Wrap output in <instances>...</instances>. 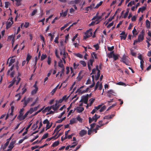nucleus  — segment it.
<instances>
[{
    "instance_id": "36",
    "label": "nucleus",
    "mask_w": 151,
    "mask_h": 151,
    "mask_svg": "<svg viewBox=\"0 0 151 151\" xmlns=\"http://www.w3.org/2000/svg\"><path fill=\"white\" fill-rule=\"evenodd\" d=\"M81 74V73L80 72H79L78 73V75L77 77V78L78 79V81H81L82 78H83V76H80Z\"/></svg>"
},
{
    "instance_id": "46",
    "label": "nucleus",
    "mask_w": 151,
    "mask_h": 151,
    "mask_svg": "<svg viewBox=\"0 0 151 151\" xmlns=\"http://www.w3.org/2000/svg\"><path fill=\"white\" fill-rule=\"evenodd\" d=\"M119 56L118 55H115L114 54L113 58L114 59V60H117L118 58V57Z\"/></svg>"
},
{
    "instance_id": "38",
    "label": "nucleus",
    "mask_w": 151,
    "mask_h": 151,
    "mask_svg": "<svg viewBox=\"0 0 151 151\" xmlns=\"http://www.w3.org/2000/svg\"><path fill=\"white\" fill-rule=\"evenodd\" d=\"M101 127V126H99L98 125H96V128L94 129V131L95 133L97 132V130H98L99 129V128Z\"/></svg>"
},
{
    "instance_id": "40",
    "label": "nucleus",
    "mask_w": 151,
    "mask_h": 151,
    "mask_svg": "<svg viewBox=\"0 0 151 151\" xmlns=\"http://www.w3.org/2000/svg\"><path fill=\"white\" fill-rule=\"evenodd\" d=\"M147 40H146V42L147 43V47H150V44L149 42V41H150V39L149 38H147Z\"/></svg>"
},
{
    "instance_id": "58",
    "label": "nucleus",
    "mask_w": 151,
    "mask_h": 151,
    "mask_svg": "<svg viewBox=\"0 0 151 151\" xmlns=\"http://www.w3.org/2000/svg\"><path fill=\"white\" fill-rule=\"evenodd\" d=\"M93 55L94 57V58H95V59H97V55L96 54V53L95 52H93L92 53H91V56H92V58H93Z\"/></svg>"
},
{
    "instance_id": "30",
    "label": "nucleus",
    "mask_w": 151,
    "mask_h": 151,
    "mask_svg": "<svg viewBox=\"0 0 151 151\" xmlns=\"http://www.w3.org/2000/svg\"><path fill=\"white\" fill-rule=\"evenodd\" d=\"M16 1V6H19L21 5V0H14Z\"/></svg>"
},
{
    "instance_id": "35",
    "label": "nucleus",
    "mask_w": 151,
    "mask_h": 151,
    "mask_svg": "<svg viewBox=\"0 0 151 151\" xmlns=\"http://www.w3.org/2000/svg\"><path fill=\"white\" fill-rule=\"evenodd\" d=\"M106 109V106L105 105L103 106L99 110V111L100 112H102L104 111Z\"/></svg>"
},
{
    "instance_id": "62",
    "label": "nucleus",
    "mask_w": 151,
    "mask_h": 151,
    "mask_svg": "<svg viewBox=\"0 0 151 151\" xmlns=\"http://www.w3.org/2000/svg\"><path fill=\"white\" fill-rule=\"evenodd\" d=\"M114 46H112L111 47H108V50L109 51H112L114 50Z\"/></svg>"
},
{
    "instance_id": "11",
    "label": "nucleus",
    "mask_w": 151,
    "mask_h": 151,
    "mask_svg": "<svg viewBox=\"0 0 151 151\" xmlns=\"http://www.w3.org/2000/svg\"><path fill=\"white\" fill-rule=\"evenodd\" d=\"M60 61L58 63V66L59 67L62 68V67H64V66L63 65V60L62 59H61V58H60Z\"/></svg>"
},
{
    "instance_id": "61",
    "label": "nucleus",
    "mask_w": 151,
    "mask_h": 151,
    "mask_svg": "<svg viewBox=\"0 0 151 151\" xmlns=\"http://www.w3.org/2000/svg\"><path fill=\"white\" fill-rule=\"evenodd\" d=\"M28 114H29L28 112H27L23 116V117H22V119H23V120L24 119L27 117V116L28 115Z\"/></svg>"
},
{
    "instance_id": "53",
    "label": "nucleus",
    "mask_w": 151,
    "mask_h": 151,
    "mask_svg": "<svg viewBox=\"0 0 151 151\" xmlns=\"http://www.w3.org/2000/svg\"><path fill=\"white\" fill-rule=\"evenodd\" d=\"M55 54L57 58L59 59H60V57L59 56L58 54V50L56 49L55 50Z\"/></svg>"
},
{
    "instance_id": "7",
    "label": "nucleus",
    "mask_w": 151,
    "mask_h": 151,
    "mask_svg": "<svg viewBox=\"0 0 151 151\" xmlns=\"http://www.w3.org/2000/svg\"><path fill=\"white\" fill-rule=\"evenodd\" d=\"M80 2V0H75L70 1L68 3L69 4H75L79 3Z\"/></svg>"
},
{
    "instance_id": "29",
    "label": "nucleus",
    "mask_w": 151,
    "mask_h": 151,
    "mask_svg": "<svg viewBox=\"0 0 151 151\" xmlns=\"http://www.w3.org/2000/svg\"><path fill=\"white\" fill-rule=\"evenodd\" d=\"M16 77V85H17L18 84L19 82L21 80V78L19 77Z\"/></svg>"
},
{
    "instance_id": "43",
    "label": "nucleus",
    "mask_w": 151,
    "mask_h": 151,
    "mask_svg": "<svg viewBox=\"0 0 151 151\" xmlns=\"http://www.w3.org/2000/svg\"><path fill=\"white\" fill-rule=\"evenodd\" d=\"M51 59L50 56L48 57L47 63L49 65H50L51 64Z\"/></svg>"
},
{
    "instance_id": "60",
    "label": "nucleus",
    "mask_w": 151,
    "mask_h": 151,
    "mask_svg": "<svg viewBox=\"0 0 151 151\" xmlns=\"http://www.w3.org/2000/svg\"><path fill=\"white\" fill-rule=\"evenodd\" d=\"M38 137L39 136L38 135H36L34 138L30 140V142H32L35 139H37Z\"/></svg>"
},
{
    "instance_id": "25",
    "label": "nucleus",
    "mask_w": 151,
    "mask_h": 151,
    "mask_svg": "<svg viewBox=\"0 0 151 151\" xmlns=\"http://www.w3.org/2000/svg\"><path fill=\"white\" fill-rule=\"evenodd\" d=\"M32 56L30 55L29 54H27V56L26 58V61L27 62V64L28 63L29 61L31 58Z\"/></svg>"
},
{
    "instance_id": "45",
    "label": "nucleus",
    "mask_w": 151,
    "mask_h": 151,
    "mask_svg": "<svg viewBox=\"0 0 151 151\" xmlns=\"http://www.w3.org/2000/svg\"><path fill=\"white\" fill-rule=\"evenodd\" d=\"M76 119L80 122H82L83 119L81 118L79 116H78L76 118Z\"/></svg>"
},
{
    "instance_id": "39",
    "label": "nucleus",
    "mask_w": 151,
    "mask_h": 151,
    "mask_svg": "<svg viewBox=\"0 0 151 151\" xmlns=\"http://www.w3.org/2000/svg\"><path fill=\"white\" fill-rule=\"evenodd\" d=\"M13 21H12V22H9L7 24V27H10L11 25L13 24Z\"/></svg>"
},
{
    "instance_id": "18",
    "label": "nucleus",
    "mask_w": 151,
    "mask_h": 151,
    "mask_svg": "<svg viewBox=\"0 0 151 151\" xmlns=\"http://www.w3.org/2000/svg\"><path fill=\"white\" fill-rule=\"evenodd\" d=\"M15 142L14 141L11 142L9 146V148H10L12 149L14 147V145L15 143Z\"/></svg>"
},
{
    "instance_id": "3",
    "label": "nucleus",
    "mask_w": 151,
    "mask_h": 151,
    "mask_svg": "<svg viewBox=\"0 0 151 151\" xmlns=\"http://www.w3.org/2000/svg\"><path fill=\"white\" fill-rule=\"evenodd\" d=\"M88 97V94H87L86 96H83L80 102H83L85 104H87Z\"/></svg>"
},
{
    "instance_id": "50",
    "label": "nucleus",
    "mask_w": 151,
    "mask_h": 151,
    "mask_svg": "<svg viewBox=\"0 0 151 151\" xmlns=\"http://www.w3.org/2000/svg\"><path fill=\"white\" fill-rule=\"evenodd\" d=\"M139 8H141L140 9L141 12L142 13H143V11H145V9H146V7L145 6H142V7Z\"/></svg>"
},
{
    "instance_id": "19",
    "label": "nucleus",
    "mask_w": 151,
    "mask_h": 151,
    "mask_svg": "<svg viewBox=\"0 0 151 151\" xmlns=\"http://www.w3.org/2000/svg\"><path fill=\"white\" fill-rule=\"evenodd\" d=\"M9 144V141H7L6 143H5L4 145L3 146V145H2L1 146L2 147V148L3 150H4L6 148V147Z\"/></svg>"
},
{
    "instance_id": "2",
    "label": "nucleus",
    "mask_w": 151,
    "mask_h": 151,
    "mask_svg": "<svg viewBox=\"0 0 151 151\" xmlns=\"http://www.w3.org/2000/svg\"><path fill=\"white\" fill-rule=\"evenodd\" d=\"M120 61L123 62L127 65H129V63L130 62L128 60V57L125 55H123L122 57L121 58V59L120 60Z\"/></svg>"
},
{
    "instance_id": "33",
    "label": "nucleus",
    "mask_w": 151,
    "mask_h": 151,
    "mask_svg": "<svg viewBox=\"0 0 151 151\" xmlns=\"http://www.w3.org/2000/svg\"><path fill=\"white\" fill-rule=\"evenodd\" d=\"M23 117V115L22 114L20 113L19 115L17 117V118L20 121L23 120L22 119V117Z\"/></svg>"
},
{
    "instance_id": "6",
    "label": "nucleus",
    "mask_w": 151,
    "mask_h": 151,
    "mask_svg": "<svg viewBox=\"0 0 151 151\" xmlns=\"http://www.w3.org/2000/svg\"><path fill=\"white\" fill-rule=\"evenodd\" d=\"M58 101H56V103L55 104V105L51 106V107H52L54 111H56L59 108V106L58 105Z\"/></svg>"
},
{
    "instance_id": "48",
    "label": "nucleus",
    "mask_w": 151,
    "mask_h": 151,
    "mask_svg": "<svg viewBox=\"0 0 151 151\" xmlns=\"http://www.w3.org/2000/svg\"><path fill=\"white\" fill-rule=\"evenodd\" d=\"M34 111L33 110V108H31L27 112H28V114L30 113V114H32Z\"/></svg>"
},
{
    "instance_id": "51",
    "label": "nucleus",
    "mask_w": 151,
    "mask_h": 151,
    "mask_svg": "<svg viewBox=\"0 0 151 151\" xmlns=\"http://www.w3.org/2000/svg\"><path fill=\"white\" fill-rule=\"evenodd\" d=\"M69 97V96L68 97H67L66 95H65L62 97V99H63V100H65V101H66L68 99Z\"/></svg>"
},
{
    "instance_id": "21",
    "label": "nucleus",
    "mask_w": 151,
    "mask_h": 151,
    "mask_svg": "<svg viewBox=\"0 0 151 151\" xmlns=\"http://www.w3.org/2000/svg\"><path fill=\"white\" fill-rule=\"evenodd\" d=\"M15 61V59H11L10 60V61L9 63L8 66H11L12 65V64L13 63H14Z\"/></svg>"
},
{
    "instance_id": "41",
    "label": "nucleus",
    "mask_w": 151,
    "mask_h": 151,
    "mask_svg": "<svg viewBox=\"0 0 151 151\" xmlns=\"http://www.w3.org/2000/svg\"><path fill=\"white\" fill-rule=\"evenodd\" d=\"M80 63L83 67H85L86 65V63L84 61H80Z\"/></svg>"
},
{
    "instance_id": "32",
    "label": "nucleus",
    "mask_w": 151,
    "mask_h": 151,
    "mask_svg": "<svg viewBox=\"0 0 151 151\" xmlns=\"http://www.w3.org/2000/svg\"><path fill=\"white\" fill-rule=\"evenodd\" d=\"M95 99H94L92 98L89 100V101H90V103L89 104V106H91L92 104L95 101Z\"/></svg>"
},
{
    "instance_id": "52",
    "label": "nucleus",
    "mask_w": 151,
    "mask_h": 151,
    "mask_svg": "<svg viewBox=\"0 0 151 151\" xmlns=\"http://www.w3.org/2000/svg\"><path fill=\"white\" fill-rule=\"evenodd\" d=\"M99 81H98L96 83L95 86V89H94V91L96 90L98 88V86H99Z\"/></svg>"
},
{
    "instance_id": "57",
    "label": "nucleus",
    "mask_w": 151,
    "mask_h": 151,
    "mask_svg": "<svg viewBox=\"0 0 151 151\" xmlns=\"http://www.w3.org/2000/svg\"><path fill=\"white\" fill-rule=\"evenodd\" d=\"M127 36V35H124L121 36H120V37L121 40L123 39L124 40H125L126 39Z\"/></svg>"
},
{
    "instance_id": "47",
    "label": "nucleus",
    "mask_w": 151,
    "mask_h": 151,
    "mask_svg": "<svg viewBox=\"0 0 151 151\" xmlns=\"http://www.w3.org/2000/svg\"><path fill=\"white\" fill-rule=\"evenodd\" d=\"M37 127V125H36L35 124H34L32 126V129H33V130H35Z\"/></svg>"
},
{
    "instance_id": "28",
    "label": "nucleus",
    "mask_w": 151,
    "mask_h": 151,
    "mask_svg": "<svg viewBox=\"0 0 151 151\" xmlns=\"http://www.w3.org/2000/svg\"><path fill=\"white\" fill-rule=\"evenodd\" d=\"M48 134H49L48 133L44 134L42 137L41 140L46 138L48 137Z\"/></svg>"
},
{
    "instance_id": "9",
    "label": "nucleus",
    "mask_w": 151,
    "mask_h": 151,
    "mask_svg": "<svg viewBox=\"0 0 151 151\" xmlns=\"http://www.w3.org/2000/svg\"><path fill=\"white\" fill-rule=\"evenodd\" d=\"M76 110H77V112L80 113L84 110V108L83 107H77Z\"/></svg>"
},
{
    "instance_id": "27",
    "label": "nucleus",
    "mask_w": 151,
    "mask_h": 151,
    "mask_svg": "<svg viewBox=\"0 0 151 151\" xmlns=\"http://www.w3.org/2000/svg\"><path fill=\"white\" fill-rule=\"evenodd\" d=\"M47 57V55L46 54H42L41 57V60L42 61Z\"/></svg>"
},
{
    "instance_id": "23",
    "label": "nucleus",
    "mask_w": 151,
    "mask_h": 151,
    "mask_svg": "<svg viewBox=\"0 0 151 151\" xmlns=\"http://www.w3.org/2000/svg\"><path fill=\"white\" fill-rule=\"evenodd\" d=\"M129 9H127V11H126V13H125L124 17H123V18H125V19L127 18V16L128 15V13L129 12Z\"/></svg>"
},
{
    "instance_id": "56",
    "label": "nucleus",
    "mask_w": 151,
    "mask_h": 151,
    "mask_svg": "<svg viewBox=\"0 0 151 151\" xmlns=\"http://www.w3.org/2000/svg\"><path fill=\"white\" fill-rule=\"evenodd\" d=\"M102 106V105H99L97 106H95L94 108L96 109V110H98L101 108Z\"/></svg>"
},
{
    "instance_id": "26",
    "label": "nucleus",
    "mask_w": 151,
    "mask_h": 151,
    "mask_svg": "<svg viewBox=\"0 0 151 151\" xmlns=\"http://www.w3.org/2000/svg\"><path fill=\"white\" fill-rule=\"evenodd\" d=\"M76 119L73 118L70 121V124H72L76 122Z\"/></svg>"
},
{
    "instance_id": "55",
    "label": "nucleus",
    "mask_w": 151,
    "mask_h": 151,
    "mask_svg": "<svg viewBox=\"0 0 151 151\" xmlns=\"http://www.w3.org/2000/svg\"><path fill=\"white\" fill-rule=\"evenodd\" d=\"M18 62L17 61L16 63L15 64V67L17 70V71H19V67L18 65Z\"/></svg>"
},
{
    "instance_id": "4",
    "label": "nucleus",
    "mask_w": 151,
    "mask_h": 151,
    "mask_svg": "<svg viewBox=\"0 0 151 151\" xmlns=\"http://www.w3.org/2000/svg\"><path fill=\"white\" fill-rule=\"evenodd\" d=\"M144 32L142 30L138 36L137 40H136L138 42L142 41L144 39Z\"/></svg>"
},
{
    "instance_id": "31",
    "label": "nucleus",
    "mask_w": 151,
    "mask_h": 151,
    "mask_svg": "<svg viewBox=\"0 0 151 151\" xmlns=\"http://www.w3.org/2000/svg\"><path fill=\"white\" fill-rule=\"evenodd\" d=\"M116 84L119 85L123 86H126V85L125 83L122 82H119L117 83Z\"/></svg>"
},
{
    "instance_id": "5",
    "label": "nucleus",
    "mask_w": 151,
    "mask_h": 151,
    "mask_svg": "<svg viewBox=\"0 0 151 151\" xmlns=\"http://www.w3.org/2000/svg\"><path fill=\"white\" fill-rule=\"evenodd\" d=\"M92 33L91 30H88L85 33V36H84V39H86L92 35Z\"/></svg>"
},
{
    "instance_id": "34",
    "label": "nucleus",
    "mask_w": 151,
    "mask_h": 151,
    "mask_svg": "<svg viewBox=\"0 0 151 151\" xmlns=\"http://www.w3.org/2000/svg\"><path fill=\"white\" fill-rule=\"evenodd\" d=\"M83 91H82L80 88L78 89V90L76 91V93L78 92L79 94H83L84 93H83Z\"/></svg>"
},
{
    "instance_id": "16",
    "label": "nucleus",
    "mask_w": 151,
    "mask_h": 151,
    "mask_svg": "<svg viewBox=\"0 0 151 151\" xmlns=\"http://www.w3.org/2000/svg\"><path fill=\"white\" fill-rule=\"evenodd\" d=\"M68 55V53L66 52H64L63 53V56L62 57V60L65 59L67 56Z\"/></svg>"
},
{
    "instance_id": "59",
    "label": "nucleus",
    "mask_w": 151,
    "mask_h": 151,
    "mask_svg": "<svg viewBox=\"0 0 151 151\" xmlns=\"http://www.w3.org/2000/svg\"><path fill=\"white\" fill-rule=\"evenodd\" d=\"M93 47L95 48L96 50H98L99 47L98 44L94 45Z\"/></svg>"
},
{
    "instance_id": "42",
    "label": "nucleus",
    "mask_w": 151,
    "mask_h": 151,
    "mask_svg": "<svg viewBox=\"0 0 151 151\" xmlns=\"http://www.w3.org/2000/svg\"><path fill=\"white\" fill-rule=\"evenodd\" d=\"M68 10V9H67L66 11H65L63 13L62 15L63 17H65L66 16L67 14Z\"/></svg>"
},
{
    "instance_id": "64",
    "label": "nucleus",
    "mask_w": 151,
    "mask_h": 151,
    "mask_svg": "<svg viewBox=\"0 0 151 151\" xmlns=\"http://www.w3.org/2000/svg\"><path fill=\"white\" fill-rule=\"evenodd\" d=\"M73 65L74 68V69H76L79 65V64L78 63H77L76 64V63H74L73 64Z\"/></svg>"
},
{
    "instance_id": "20",
    "label": "nucleus",
    "mask_w": 151,
    "mask_h": 151,
    "mask_svg": "<svg viewBox=\"0 0 151 151\" xmlns=\"http://www.w3.org/2000/svg\"><path fill=\"white\" fill-rule=\"evenodd\" d=\"M132 33L134 35H137L138 33L136 30V29L134 27L132 31Z\"/></svg>"
},
{
    "instance_id": "63",
    "label": "nucleus",
    "mask_w": 151,
    "mask_h": 151,
    "mask_svg": "<svg viewBox=\"0 0 151 151\" xmlns=\"http://www.w3.org/2000/svg\"><path fill=\"white\" fill-rule=\"evenodd\" d=\"M37 9H35L34 10L32 13L31 15L32 16L34 15L37 12Z\"/></svg>"
},
{
    "instance_id": "22",
    "label": "nucleus",
    "mask_w": 151,
    "mask_h": 151,
    "mask_svg": "<svg viewBox=\"0 0 151 151\" xmlns=\"http://www.w3.org/2000/svg\"><path fill=\"white\" fill-rule=\"evenodd\" d=\"M59 144V141H57L55 142L52 145V147H55L58 146Z\"/></svg>"
},
{
    "instance_id": "49",
    "label": "nucleus",
    "mask_w": 151,
    "mask_h": 151,
    "mask_svg": "<svg viewBox=\"0 0 151 151\" xmlns=\"http://www.w3.org/2000/svg\"><path fill=\"white\" fill-rule=\"evenodd\" d=\"M103 1H100L99 3L96 6H95V8H98L102 4Z\"/></svg>"
},
{
    "instance_id": "10",
    "label": "nucleus",
    "mask_w": 151,
    "mask_h": 151,
    "mask_svg": "<svg viewBox=\"0 0 151 151\" xmlns=\"http://www.w3.org/2000/svg\"><path fill=\"white\" fill-rule=\"evenodd\" d=\"M100 117V116L96 114L92 117L93 119L95 121V122H96L97 119Z\"/></svg>"
},
{
    "instance_id": "1",
    "label": "nucleus",
    "mask_w": 151,
    "mask_h": 151,
    "mask_svg": "<svg viewBox=\"0 0 151 151\" xmlns=\"http://www.w3.org/2000/svg\"><path fill=\"white\" fill-rule=\"evenodd\" d=\"M26 97H24L23 99L22 100L21 102H24L23 107H25L30 101H32V98L31 97H29L26 99Z\"/></svg>"
},
{
    "instance_id": "17",
    "label": "nucleus",
    "mask_w": 151,
    "mask_h": 151,
    "mask_svg": "<svg viewBox=\"0 0 151 151\" xmlns=\"http://www.w3.org/2000/svg\"><path fill=\"white\" fill-rule=\"evenodd\" d=\"M114 55V52L113 51L108 54V56L109 58H111L113 57Z\"/></svg>"
},
{
    "instance_id": "24",
    "label": "nucleus",
    "mask_w": 151,
    "mask_h": 151,
    "mask_svg": "<svg viewBox=\"0 0 151 151\" xmlns=\"http://www.w3.org/2000/svg\"><path fill=\"white\" fill-rule=\"evenodd\" d=\"M38 90V88H35V89L32 90L31 91V93L32 95H34L36 94L37 91Z\"/></svg>"
},
{
    "instance_id": "54",
    "label": "nucleus",
    "mask_w": 151,
    "mask_h": 151,
    "mask_svg": "<svg viewBox=\"0 0 151 151\" xmlns=\"http://www.w3.org/2000/svg\"><path fill=\"white\" fill-rule=\"evenodd\" d=\"M76 110V109H75L74 111H73V110H70L67 116L68 117L71 114V113H73Z\"/></svg>"
},
{
    "instance_id": "14",
    "label": "nucleus",
    "mask_w": 151,
    "mask_h": 151,
    "mask_svg": "<svg viewBox=\"0 0 151 151\" xmlns=\"http://www.w3.org/2000/svg\"><path fill=\"white\" fill-rule=\"evenodd\" d=\"M146 26L147 29H150V22L148 19L146 21Z\"/></svg>"
},
{
    "instance_id": "12",
    "label": "nucleus",
    "mask_w": 151,
    "mask_h": 151,
    "mask_svg": "<svg viewBox=\"0 0 151 151\" xmlns=\"http://www.w3.org/2000/svg\"><path fill=\"white\" fill-rule=\"evenodd\" d=\"M16 77H15L13 79L12 81V82L11 84H10L9 85V86L8 87V88H10L11 87H12L13 85L14 84L15 82H16Z\"/></svg>"
},
{
    "instance_id": "37",
    "label": "nucleus",
    "mask_w": 151,
    "mask_h": 151,
    "mask_svg": "<svg viewBox=\"0 0 151 151\" xmlns=\"http://www.w3.org/2000/svg\"><path fill=\"white\" fill-rule=\"evenodd\" d=\"M52 108V107H49V106H47L46 107L44 110L42 111V112L43 113H44V111L45 110H47L48 111H49L50 110L51 108Z\"/></svg>"
},
{
    "instance_id": "8",
    "label": "nucleus",
    "mask_w": 151,
    "mask_h": 151,
    "mask_svg": "<svg viewBox=\"0 0 151 151\" xmlns=\"http://www.w3.org/2000/svg\"><path fill=\"white\" fill-rule=\"evenodd\" d=\"M87 134L86 131L84 130H82L79 132V134L81 137H83Z\"/></svg>"
},
{
    "instance_id": "13",
    "label": "nucleus",
    "mask_w": 151,
    "mask_h": 151,
    "mask_svg": "<svg viewBox=\"0 0 151 151\" xmlns=\"http://www.w3.org/2000/svg\"><path fill=\"white\" fill-rule=\"evenodd\" d=\"M60 51H64V52H66L65 50V47L64 46L62 43H61V46L59 47Z\"/></svg>"
},
{
    "instance_id": "15",
    "label": "nucleus",
    "mask_w": 151,
    "mask_h": 151,
    "mask_svg": "<svg viewBox=\"0 0 151 151\" xmlns=\"http://www.w3.org/2000/svg\"><path fill=\"white\" fill-rule=\"evenodd\" d=\"M102 18V16H98V15H97V18H96V19L95 21H96V24H98L99 23V22H100L101 20V18Z\"/></svg>"
},
{
    "instance_id": "44",
    "label": "nucleus",
    "mask_w": 151,
    "mask_h": 151,
    "mask_svg": "<svg viewBox=\"0 0 151 151\" xmlns=\"http://www.w3.org/2000/svg\"><path fill=\"white\" fill-rule=\"evenodd\" d=\"M50 122L48 123V124H47L46 127V130L50 129L51 127L52 123L50 125Z\"/></svg>"
}]
</instances>
